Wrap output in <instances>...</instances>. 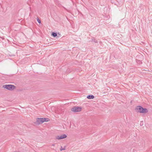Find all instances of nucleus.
I'll use <instances>...</instances> for the list:
<instances>
[{
    "mask_svg": "<svg viewBox=\"0 0 152 152\" xmlns=\"http://www.w3.org/2000/svg\"><path fill=\"white\" fill-rule=\"evenodd\" d=\"M135 111L141 113H146L148 112V109L146 108H143L140 106H137L135 108Z\"/></svg>",
    "mask_w": 152,
    "mask_h": 152,
    "instance_id": "1",
    "label": "nucleus"
},
{
    "mask_svg": "<svg viewBox=\"0 0 152 152\" xmlns=\"http://www.w3.org/2000/svg\"><path fill=\"white\" fill-rule=\"evenodd\" d=\"M49 119L45 118H37L36 121L34 122V123L37 125H39L40 124L45 122H47L48 121Z\"/></svg>",
    "mask_w": 152,
    "mask_h": 152,
    "instance_id": "2",
    "label": "nucleus"
},
{
    "mask_svg": "<svg viewBox=\"0 0 152 152\" xmlns=\"http://www.w3.org/2000/svg\"><path fill=\"white\" fill-rule=\"evenodd\" d=\"M2 88L10 91H12L16 87L12 85H4L3 86Z\"/></svg>",
    "mask_w": 152,
    "mask_h": 152,
    "instance_id": "3",
    "label": "nucleus"
},
{
    "mask_svg": "<svg viewBox=\"0 0 152 152\" xmlns=\"http://www.w3.org/2000/svg\"><path fill=\"white\" fill-rule=\"evenodd\" d=\"M81 109L82 108L80 107L75 106L72 108L71 110L74 112H78L80 111Z\"/></svg>",
    "mask_w": 152,
    "mask_h": 152,
    "instance_id": "4",
    "label": "nucleus"
},
{
    "mask_svg": "<svg viewBox=\"0 0 152 152\" xmlns=\"http://www.w3.org/2000/svg\"><path fill=\"white\" fill-rule=\"evenodd\" d=\"M67 137V135L66 134H63L61 135H58L56 136V139L57 140H61Z\"/></svg>",
    "mask_w": 152,
    "mask_h": 152,
    "instance_id": "5",
    "label": "nucleus"
},
{
    "mask_svg": "<svg viewBox=\"0 0 152 152\" xmlns=\"http://www.w3.org/2000/svg\"><path fill=\"white\" fill-rule=\"evenodd\" d=\"M94 97V96L92 95H88L87 97V98L89 99H93Z\"/></svg>",
    "mask_w": 152,
    "mask_h": 152,
    "instance_id": "6",
    "label": "nucleus"
},
{
    "mask_svg": "<svg viewBox=\"0 0 152 152\" xmlns=\"http://www.w3.org/2000/svg\"><path fill=\"white\" fill-rule=\"evenodd\" d=\"M51 35L54 37H56L57 36V33L54 32H53L51 34Z\"/></svg>",
    "mask_w": 152,
    "mask_h": 152,
    "instance_id": "7",
    "label": "nucleus"
},
{
    "mask_svg": "<svg viewBox=\"0 0 152 152\" xmlns=\"http://www.w3.org/2000/svg\"><path fill=\"white\" fill-rule=\"evenodd\" d=\"M136 62H137V64L139 65L142 64V62L140 60L136 59Z\"/></svg>",
    "mask_w": 152,
    "mask_h": 152,
    "instance_id": "8",
    "label": "nucleus"
},
{
    "mask_svg": "<svg viewBox=\"0 0 152 152\" xmlns=\"http://www.w3.org/2000/svg\"><path fill=\"white\" fill-rule=\"evenodd\" d=\"M37 20L39 23H41V20L39 18L37 19Z\"/></svg>",
    "mask_w": 152,
    "mask_h": 152,
    "instance_id": "9",
    "label": "nucleus"
},
{
    "mask_svg": "<svg viewBox=\"0 0 152 152\" xmlns=\"http://www.w3.org/2000/svg\"><path fill=\"white\" fill-rule=\"evenodd\" d=\"M66 149V147L65 146L64 148L62 149H60V150L61 151L62 150H65Z\"/></svg>",
    "mask_w": 152,
    "mask_h": 152,
    "instance_id": "10",
    "label": "nucleus"
},
{
    "mask_svg": "<svg viewBox=\"0 0 152 152\" xmlns=\"http://www.w3.org/2000/svg\"><path fill=\"white\" fill-rule=\"evenodd\" d=\"M92 42H94L95 43H97L98 42H97V40H92Z\"/></svg>",
    "mask_w": 152,
    "mask_h": 152,
    "instance_id": "11",
    "label": "nucleus"
},
{
    "mask_svg": "<svg viewBox=\"0 0 152 152\" xmlns=\"http://www.w3.org/2000/svg\"><path fill=\"white\" fill-rule=\"evenodd\" d=\"M60 149H63V148H62V146H61V148H60Z\"/></svg>",
    "mask_w": 152,
    "mask_h": 152,
    "instance_id": "12",
    "label": "nucleus"
}]
</instances>
